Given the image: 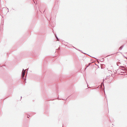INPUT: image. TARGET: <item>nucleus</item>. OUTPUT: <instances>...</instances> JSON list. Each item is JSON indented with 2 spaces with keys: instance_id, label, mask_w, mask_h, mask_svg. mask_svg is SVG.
I'll return each mask as SVG.
<instances>
[{
  "instance_id": "obj_2",
  "label": "nucleus",
  "mask_w": 127,
  "mask_h": 127,
  "mask_svg": "<svg viewBox=\"0 0 127 127\" xmlns=\"http://www.w3.org/2000/svg\"><path fill=\"white\" fill-rule=\"evenodd\" d=\"M122 48H123V47L122 46L120 48V49L121 50L122 49Z\"/></svg>"
},
{
  "instance_id": "obj_3",
  "label": "nucleus",
  "mask_w": 127,
  "mask_h": 127,
  "mask_svg": "<svg viewBox=\"0 0 127 127\" xmlns=\"http://www.w3.org/2000/svg\"><path fill=\"white\" fill-rule=\"evenodd\" d=\"M56 38L58 39V40L59 39L58 38V37H56Z\"/></svg>"
},
{
  "instance_id": "obj_1",
  "label": "nucleus",
  "mask_w": 127,
  "mask_h": 127,
  "mask_svg": "<svg viewBox=\"0 0 127 127\" xmlns=\"http://www.w3.org/2000/svg\"><path fill=\"white\" fill-rule=\"evenodd\" d=\"M26 71H22V77H23L25 74V72Z\"/></svg>"
},
{
  "instance_id": "obj_4",
  "label": "nucleus",
  "mask_w": 127,
  "mask_h": 127,
  "mask_svg": "<svg viewBox=\"0 0 127 127\" xmlns=\"http://www.w3.org/2000/svg\"><path fill=\"white\" fill-rule=\"evenodd\" d=\"M25 71V70H24V69H23V70L22 71Z\"/></svg>"
}]
</instances>
